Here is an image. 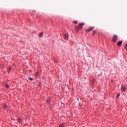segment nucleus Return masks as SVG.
<instances>
[{
    "instance_id": "9b49d317",
    "label": "nucleus",
    "mask_w": 127,
    "mask_h": 127,
    "mask_svg": "<svg viewBox=\"0 0 127 127\" xmlns=\"http://www.w3.org/2000/svg\"><path fill=\"white\" fill-rule=\"evenodd\" d=\"M6 107H7L6 104H3V108H4V109H6Z\"/></svg>"
},
{
    "instance_id": "f03ea898",
    "label": "nucleus",
    "mask_w": 127,
    "mask_h": 127,
    "mask_svg": "<svg viewBox=\"0 0 127 127\" xmlns=\"http://www.w3.org/2000/svg\"><path fill=\"white\" fill-rule=\"evenodd\" d=\"M118 38H119V37L118 36V35H114L112 39L113 42H117V40H118Z\"/></svg>"
},
{
    "instance_id": "39448f33",
    "label": "nucleus",
    "mask_w": 127,
    "mask_h": 127,
    "mask_svg": "<svg viewBox=\"0 0 127 127\" xmlns=\"http://www.w3.org/2000/svg\"><path fill=\"white\" fill-rule=\"evenodd\" d=\"M94 29V27H91L90 28H88V29L86 30V32H90V31H92Z\"/></svg>"
},
{
    "instance_id": "20e7f679",
    "label": "nucleus",
    "mask_w": 127,
    "mask_h": 127,
    "mask_svg": "<svg viewBox=\"0 0 127 127\" xmlns=\"http://www.w3.org/2000/svg\"><path fill=\"white\" fill-rule=\"evenodd\" d=\"M64 38L65 39V40H68V39H69V36L67 34H64Z\"/></svg>"
},
{
    "instance_id": "2eb2a0df",
    "label": "nucleus",
    "mask_w": 127,
    "mask_h": 127,
    "mask_svg": "<svg viewBox=\"0 0 127 127\" xmlns=\"http://www.w3.org/2000/svg\"><path fill=\"white\" fill-rule=\"evenodd\" d=\"M60 127H64V124H60Z\"/></svg>"
},
{
    "instance_id": "4468645a",
    "label": "nucleus",
    "mask_w": 127,
    "mask_h": 127,
    "mask_svg": "<svg viewBox=\"0 0 127 127\" xmlns=\"http://www.w3.org/2000/svg\"><path fill=\"white\" fill-rule=\"evenodd\" d=\"M11 70V67L9 66V69L8 70V72H10V70Z\"/></svg>"
},
{
    "instance_id": "0eeeda50",
    "label": "nucleus",
    "mask_w": 127,
    "mask_h": 127,
    "mask_svg": "<svg viewBox=\"0 0 127 127\" xmlns=\"http://www.w3.org/2000/svg\"><path fill=\"white\" fill-rule=\"evenodd\" d=\"M38 36L40 38H42V36H43V32H41L40 34H39Z\"/></svg>"
},
{
    "instance_id": "a211bd4d",
    "label": "nucleus",
    "mask_w": 127,
    "mask_h": 127,
    "mask_svg": "<svg viewBox=\"0 0 127 127\" xmlns=\"http://www.w3.org/2000/svg\"><path fill=\"white\" fill-rule=\"evenodd\" d=\"M96 33V31H93V35H95V34Z\"/></svg>"
},
{
    "instance_id": "f8f14e48",
    "label": "nucleus",
    "mask_w": 127,
    "mask_h": 127,
    "mask_svg": "<svg viewBox=\"0 0 127 127\" xmlns=\"http://www.w3.org/2000/svg\"><path fill=\"white\" fill-rule=\"evenodd\" d=\"M73 22L74 24H77V23H78V21H73Z\"/></svg>"
},
{
    "instance_id": "1a4fd4ad",
    "label": "nucleus",
    "mask_w": 127,
    "mask_h": 127,
    "mask_svg": "<svg viewBox=\"0 0 127 127\" xmlns=\"http://www.w3.org/2000/svg\"><path fill=\"white\" fill-rule=\"evenodd\" d=\"M50 101H51V98H49L47 99V104H50Z\"/></svg>"
},
{
    "instance_id": "dca6fc26",
    "label": "nucleus",
    "mask_w": 127,
    "mask_h": 127,
    "mask_svg": "<svg viewBox=\"0 0 127 127\" xmlns=\"http://www.w3.org/2000/svg\"><path fill=\"white\" fill-rule=\"evenodd\" d=\"M18 122L19 123H21V119L20 118H19V119H18Z\"/></svg>"
},
{
    "instance_id": "423d86ee",
    "label": "nucleus",
    "mask_w": 127,
    "mask_h": 127,
    "mask_svg": "<svg viewBox=\"0 0 127 127\" xmlns=\"http://www.w3.org/2000/svg\"><path fill=\"white\" fill-rule=\"evenodd\" d=\"M123 44V41H121L120 42H119L118 43H117V45L118 46H119V47H120V46H122V44Z\"/></svg>"
},
{
    "instance_id": "f257e3e1",
    "label": "nucleus",
    "mask_w": 127,
    "mask_h": 127,
    "mask_svg": "<svg viewBox=\"0 0 127 127\" xmlns=\"http://www.w3.org/2000/svg\"><path fill=\"white\" fill-rule=\"evenodd\" d=\"M84 25H85V23H79L78 27L77 26L75 27L74 30L75 32H79V30H80V29H82Z\"/></svg>"
},
{
    "instance_id": "6e6552de",
    "label": "nucleus",
    "mask_w": 127,
    "mask_h": 127,
    "mask_svg": "<svg viewBox=\"0 0 127 127\" xmlns=\"http://www.w3.org/2000/svg\"><path fill=\"white\" fill-rule=\"evenodd\" d=\"M38 75H39V72L37 71L35 73V78H37V77H38Z\"/></svg>"
},
{
    "instance_id": "f3484780",
    "label": "nucleus",
    "mask_w": 127,
    "mask_h": 127,
    "mask_svg": "<svg viewBox=\"0 0 127 127\" xmlns=\"http://www.w3.org/2000/svg\"><path fill=\"white\" fill-rule=\"evenodd\" d=\"M29 79L30 81H33V79L32 78H30Z\"/></svg>"
},
{
    "instance_id": "ddd939ff",
    "label": "nucleus",
    "mask_w": 127,
    "mask_h": 127,
    "mask_svg": "<svg viewBox=\"0 0 127 127\" xmlns=\"http://www.w3.org/2000/svg\"><path fill=\"white\" fill-rule=\"evenodd\" d=\"M120 96H121V94H120V93H118L116 96L117 99H118V98H119V97H120Z\"/></svg>"
},
{
    "instance_id": "9d476101",
    "label": "nucleus",
    "mask_w": 127,
    "mask_h": 127,
    "mask_svg": "<svg viewBox=\"0 0 127 127\" xmlns=\"http://www.w3.org/2000/svg\"><path fill=\"white\" fill-rule=\"evenodd\" d=\"M4 86H5V87H6V88H7V89H8V84L5 83L4 84Z\"/></svg>"
},
{
    "instance_id": "7ed1b4c3",
    "label": "nucleus",
    "mask_w": 127,
    "mask_h": 127,
    "mask_svg": "<svg viewBox=\"0 0 127 127\" xmlns=\"http://www.w3.org/2000/svg\"><path fill=\"white\" fill-rule=\"evenodd\" d=\"M127 85H122L121 87V90L122 92L126 91V90H127Z\"/></svg>"
}]
</instances>
